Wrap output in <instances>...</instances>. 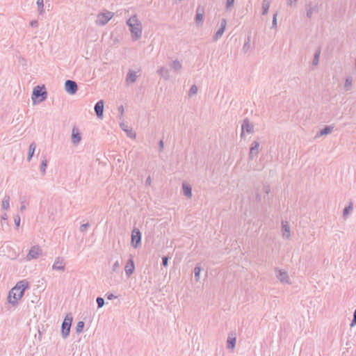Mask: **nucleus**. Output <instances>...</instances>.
<instances>
[{"instance_id": "nucleus-11", "label": "nucleus", "mask_w": 356, "mask_h": 356, "mask_svg": "<svg viewBox=\"0 0 356 356\" xmlns=\"http://www.w3.org/2000/svg\"><path fill=\"white\" fill-rule=\"evenodd\" d=\"M253 131V125L250 122V121L248 119L244 120L241 125V137L243 138L244 136L245 133L252 134Z\"/></svg>"}, {"instance_id": "nucleus-8", "label": "nucleus", "mask_w": 356, "mask_h": 356, "mask_svg": "<svg viewBox=\"0 0 356 356\" xmlns=\"http://www.w3.org/2000/svg\"><path fill=\"white\" fill-rule=\"evenodd\" d=\"M204 7L203 6L199 5L196 9V14L195 17V23L197 27H200L202 25L204 21Z\"/></svg>"}, {"instance_id": "nucleus-14", "label": "nucleus", "mask_w": 356, "mask_h": 356, "mask_svg": "<svg viewBox=\"0 0 356 356\" xmlns=\"http://www.w3.org/2000/svg\"><path fill=\"white\" fill-rule=\"evenodd\" d=\"M141 233L138 229H134L131 234V243L134 248H137L140 243Z\"/></svg>"}, {"instance_id": "nucleus-22", "label": "nucleus", "mask_w": 356, "mask_h": 356, "mask_svg": "<svg viewBox=\"0 0 356 356\" xmlns=\"http://www.w3.org/2000/svg\"><path fill=\"white\" fill-rule=\"evenodd\" d=\"M120 128L127 133V135L130 138H135L136 136V134L134 131H132L131 129L129 127L127 124H126L124 122H121L120 124Z\"/></svg>"}, {"instance_id": "nucleus-34", "label": "nucleus", "mask_w": 356, "mask_h": 356, "mask_svg": "<svg viewBox=\"0 0 356 356\" xmlns=\"http://www.w3.org/2000/svg\"><path fill=\"white\" fill-rule=\"evenodd\" d=\"M197 92V87L195 85H193L189 90L188 95L189 97H192L193 95H196Z\"/></svg>"}, {"instance_id": "nucleus-25", "label": "nucleus", "mask_w": 356, "mask_h": 356, "mask_svg": "<svg viewBox=\"0 0 356 356\" xmlns=\"http://www.w3.org/2000/svg\"><path fill=\"white\" fill-rule=\"evenodd\" d=\"M271 3V0H263L261 4L262 15H266L269 10Z\"/></svg>"}, {"instance_id": "nucleus-40", "label": "nucleus", "mask_w": 356, "mask_h": 356, "mask_svg": "<svg viewBox=\"0 0 356 356\" xmlns=\"http://www.w3.org/2000/svg\"><path fill=\"white\" fill-rule=\"evenodd\" d=\"M47 165V161L45 159L42 161L41 165H40V170H41L42 175L45 174Z\"/></svg>"}, {"instance_id": "nucleus-26", "label": "nucleus", "mask_w": 356, "mask_h": 356, "mask_svg": "<svg viewBox=\"0 0 356 356\" xmlns=\"http://www.w3.org/2000/svg\"><path fill=\"white\" fill-rule=\"evenodd\" d=\"M1 207L5 211H8L10 209V196L6 195L1 202Z\"/></svg>"}, {"instance_id": "nucleus-29", "label": "nucleus", "mask_w": 356, "mask_h": 356, "mask_svg": "<svg viewBox=\"0 0 356 356\" xmlns=\"http://www.w3.org/2000/svg\"><path fill=\"white\" fill-rule=\"evenodd\" d=\"M35 148H36V145L35 144V143H32L30 144L29 147V154H28V161H31V159H32V157L34 154Z\"/></svg>"}, {"instance_id": "nucleus-32", "label": "nucleus", "mask_w": 356, "mask_h": 356, "mask_svg": "<svg viewBox=\"0 0 356 356\" xmlns=\"http://www.w3.org/2000/svg\"><path fill=\"white\" fill-rule=\"evenodd\" d=\"M201 268L199 266H196L194 268V275L196 281H199Z\"/></svg>"}, {"instance_id": "nucleus-17", "label": "nucleus", "mask_w": 356, "mask_h": 356, "mask_svg": "<svg viewBox=\"0 0 356 356\" xmlns=\"http://www.w3.org/2000/svg\"><path fill=\"white\" fill-rule=\"evenodd\" d=\"M282 237L285 239H289L291 237L290 227L287 221L282 222Z\"/></svg>"}, {"instance_id": "nucleus-42", "label": "nucleus", "mask_w": 356, "mask_h": 356, "mask_svg": "<svg viewBox=\"0 0 356 356\" xmlns=\"http://www.w3.org/2000/svg\"><path fill=\"white\" fill-rule=\"evenodd\" d=\"M277 13H275L273 15V21H272V26H271L272 29H276L277 28Z\"/></svg>"}, {"instance_id": "nucleus-20", "label": "nucleus", "mask_w": 356, "mask_h": 356, "mask_svg": "<svg viewBox=\"0 0 356 356\" xmlns=\"http://www.w3.org/2000/svg\"><path fill=\"white\" fill-rule=\"evenodd\" d=\"M137 72L135 71H133L131 70H129L127 72V77H126V83L127 85L134 83L136 82L137 78H138Z\"/></svg>"}, {"instance_id": "nucleus-52", "label": "nucleus", "mask_w": 356, "mask_h": 356, "mask_svg": "<svg viewBox=\"0 0 356 356\" xmlns=\"http://www.w3.org/2000/svg\"><path fill=\"white\" fill-rule=\"evenodd\" d=\"M356 325V317L353 316V318L350 323V327H354Z\"/></svg>"}, {"instance_id": "nucleus-48", "label": "nucleus", "mask_w": 356, "mask_h": 356, "mask_svg": "<svg viewBox=\"0 0 356 356\" xmlns=\"http://www.w3.org/2000/svg\"><path fill=\"white\" fill-rule=\"evenodd\" d=\"M25 209H26L25 201H22L21 206H20V211H23Z\"/></svg>"}, {"instance_id": "nucleus-13", "label": "nucleus", "mask_w": 356, "mask_h": 356, "mask_svg": "<svg viewBox=\"0 0 356 356\" xmlns=\"http://www.w3.org/2000/svg\"><path fill=\"white\" fill-rule=\"evenodd\" d=\"M226 26H227V20L225 19H222L220 21V27L215 33V34L213 37V41H217L222 37V35H223V33L226 29Z\"/></svg>"}, {"instance_id": "nucleus-5", "label": "nucleus", "mask_w": 356, "mask_h": 356, "mask_svg": "<svg viewBox=\"0 0 356 356\" xmlns=\"http://www.w3.org/2000/svg\"><path fill=\"white\" fill-rule=\"evenodd\" d=\"M307 17L311 19L314 14L320 10V6L318 3L309 1L305 6Z\"/></svg>"}, {"instance_id": "nucleus-9", "label": "nucleus", "mask_w": 356, "mask_h": 356, "mask_svg": "<svg viewBox=\"0 0 356 356\" xmlns=\"http://www.w3.org/2000/svg\"><path fill=\"white\" fill-rule=\"evenodd\" d=\"M81 134L79 129V128L76 126H74L72 129V135H71V142L72 143L76 146L79 145L81 140Z\"/></svg>"}, {"instance_id": "nucleus-44", "label": "nucleus", "mask_w": 356, "mask_h": 356, "mask_svg": "<svg viewBox=\"0 0 356 356\" xmlns=\"http://www.w3.org/2000/svg\"><path fill=\"white\" fill-rule=\"evenodd\" d=\"M118 112L120 113V120L122 119L123 113H124V107L123 106H120L118 108Z\"/></svg>"}, {"instance_id": "nucleus-30", "label": "nucleus", "mask_w": 356, "mask_h": 356, "mask_svg": "<svg viewBox=\"0 0 356 356\" xmlns=\"http://www.w3.org/2000/svg\"><path fill=\"white\" fill-rule=\"evenodd\" d=\"M353 211V203L350 202L348 207H346L343 211V217L346 219L350 212Z\"/></svg>"}, {"instance_id": "nucleus-18", "label": "nucleus", "mask_w": 356, "mask_h": 356, "mask_svg": "<svg viewBox=\"0 0 356 356\" xmlns=\"http://www.w3.org/2000/svg\"><path fill=\"white\" fill-rule=\"evenodd\" d=\"M236 341V335L235 332H231L228 335L227 341V347L228 349L233 350L235 348Z\"/></svg>"}, {"instance_id": "nucleus-50", "label": "nucleus", "mask_w": 356, "mask_h": 356, "mask_svg": "<svg viewBox=\"0 0 356 356\" xmlns=\"http://www.w3.org/2000/svg\"><path fill=\"white\" fill-rule=\"evenodd\" d=\"M38 24V21L37 20H32L31 22H30V25L32 26V27H35V26H37Z\"/></svg>"}, {"instance_id": "nucleus-38", "label": "nucleus", "mask_w": 356, "mask_h": 356, "mask_svg": "<svg viewBox=\"0 0 356 356\" xmlns=\"http://www.w3.org/2000/svg\"><path fill=\"white\" fill-rule=\"evenodd\" d=\"M120 266V259H117L114 261V263H113V266H112V271H113V272H115V271H117V270L119 268Z\"/></svg>"}, {"instance_id": "nucleus-51", "label": "nucleus", "mask_w": 356, "mask_h": 356, "mask_svg": "<svg viewBox=\"0 0 356 356\" xmlns=\"http://www.w3.org/2000/svg\"><path fill=\"white\" fill-rule=\"evenodd\" d=\"M151 182H152V181H151V177L149 176V177L146 179V180H145V184H146L147 186H149V185L151 184Z\"/></svg>"}, {"instance_id": "nucleus-2", "label": "nucleus", "mask_w": 356, "mask_h": 356, "mask_svg": "<svg viewBox=\"0 0 356 356\" xmlns=\"http://www.w3.org/2000/svg\"><path fill=\"white\" fill-rule=\"evenodd\" d=\"M127 25L131 32L134 41L139 40L142 36V24L136 15H133L127 20Z\"/></svg>"}, {"instance_id": "nucleus-41", "label": "nucleus", "mask_w": 356, "mask_h": 356, "mask_svg": "<svg viewBox=\"0 0 356 356\" xmlns=\"http://www.w3.org/2000/svg\"><path fill=\"white\" fill-rule=\"evenodd\" d=\"M98 308H102L104 305V300L103 298L98 297L96 300Z\"/></svg>"}, {"instance_id": "nucleus-15", "label": "nucleus", "mask_w": 356, "mask_h": 356, "mask_svg": "<svg viewBox=\"0 0 356 356\" xmlns=\"http://www.w3.org/2000/svg\"><path fill=\"white\" fill-rule=\"evenodd\" d=\"M277 277L282 284H290V279L286 271L282 270H277Z\"/></svg>"}, {"instance_id": "nucleus-31", "label": "nucleus", "mask_w": 356, "mask_h": 356, "mask_svg": "<svg viewBox=\"0 0 356 356\" xmlns=\"http://www.w3.org/2000/svg\"><path fill=\"white\" fill-rule=\"evenodd\" d=\"M352 78L351 77H347L344 83V88L346 91H348L350 90L352 87Z\"/></svg>"}, {"instance_id": "nucleus-23", "label": "nucleus", "mask_w": 356, "mask_h": 356, "mask_svg": "<svg viewBox=\"0 0 356 356\" xmlns=\"http://www.w3.org/2000/svg\"><path fill=\"white\" fill-rule=\"evenodd\" d=\"M157 73L166 81L170 79V71L164 67H159L157 70Z\"/></svg>"}, {"instance_id": "nucleus-35", "label": "nucleus", "mask_w": 356, "mask_h": 356, "mask_svg": "<svg viewBox=\"0 0 356 356\" xmlns=\"http://www.w3.org/2000/svg\"><path fill=\"white\" fill-rule=\"evenodd\" d=\"M235 0H227L225 4V8L227 10H230L234 6Z\"/></svg>"}, {"instance_id": "nucleus-21", "label": "nucleus", "mask_w": 356, "mask_h": 356, "mask_svg": "<svg viewBox=\"0 0 356 356\" xmlns=\"http://www.w3.org/2000/svg\"><path fill=\"white\" fill-rule=\"evenodd\" d=\"M134 269H135L134 262L133 259L131 258L129 259V261H127V263L124 267V270H125V273H126L127 276L129 277L134 273Z\"/></svg>"}, {"instance_id": "nucleus-24", "label": "nucleus", "mask_w": 356, "mask_h": 356, "mask_svg": "<svg viewBox=\"0 0 356 356\" xmlns=\"http://www.w3.org/2000/svg\"><path fill=\"white\" fill-rule=\"evenodd\" d=\"M170 67H171L172 70L174 71V72L176 74H179L182 70L181 63L177 59L174 60L172 62Z\"/></svg>"}, {"instance_id": "nucleus-43", "label": "nucleus", "mask_w": 356, "mask_h": 356, "mask_svg": "<svg viewBox=\"0 0 356 356\" xmlns=\"http://www.w3.org/2000/svg\"><path fill=\"white\" fill-rule=\"evenodd\" d=\"M89 227L90 224L88 222L82 224L80 227V232H85Z\"/></svg>"}, {"instance_id": "nucleus-7", "label": "nucleus", "mask_w": 356, "mask_h": 356, "mask_svg": "<svg viewBox=\"0 0 356 356\" xmlns=\"http://www.w3.org/2000/svg\"><path fill=\"white\" fill-rule=\"evenodd\" d=\"M113 16L111 12L107 11L106 13H99L96 19V23L98 25H105Z\"/></svg>"}, {"instance_id": "nucleus-47", "label": "nucleus", "mask_w": 356, "mask_h": 356, "mask_svg": "<svg viewBox=\"0 0 356 356\" xmlns=\"http://www.w3.org/2000/svg\"><path fill=\"white\" fill-rule=\"evenodd\" d=\"M106 297L108 300H113L117 298V296H114L113 293H107Z\"/></svg>"}, {"instance_id": "nucleus-45", "label": "nucleus", "mask_w": 356, "mask_h": 356, "mask_svg": "<svg viewBox=\"0 0 356 356\" xmlns=\"http://www.w3.org/2000/svg\"><path fill=\"white\" fill-rule=\"evenodd\" d=\"M168 258L167 257H163L162 258V265L163 266H168Z\"/></svg>"}, {"instance_id": "nucleus-49", "label": "nucleus", "mask_w": 356, "mask_h": 356, "mask_svg": "<svg viewBox=\"0 0 356 356\" xmlns=\"http://www.w3.org/2000/svg\"><path fill=\"white\" fill-rule=\"evenodd\" d=\"M250 47V40L248 39V42H245L243 45V49H248Z\"/></svg>"}, {"instance_id": "nucleus-1", "label": "nucleus", "mask_w": 356, "mask_h": 356, "mask_svg": "<svg viewBox=\"0 0 356 356\" xmlns=\"http://www.w3.org/2000/svg\"><path fill=\"white\" fill-rule=\"evenodd\" d=\"M29 286V283L26 280H22L9 291L8 300L13 306L17 305L18 301L22 298L25 289Z\"/></svg>"}, {"instance_id": "nucleus-16", "label": "nucleus", "mask_w": 356, "mask_h": 356, "mask_svg": "<svg viewBox=\"0 0 356 356\" xmlns=\"http://www.w3.org/2000/svg\"><path fill=\"white\" fill-rule=\"evenodd\" d=\"M259 143L257 141H254L251 144L250 153H249V158L250 159H253L254 157H257L259 154Z\"/></svg>"}, {"instance_id": "nucleus-27", "label": "nucleus", "mask_w": 356, "mask_h": 356, "mask_svg": "<svg viewBox=\"0 0 356 356\" xmlns=\"http://www.w3.org/2000/svg\"><path fill=\"white\" fill-rule=\"evenodd\" d=\"M333 130V127L330 126L325 127L323 129H321L316 136V138L322 136L323 135H327L332 133Z\"/></svg>"}, {"instance_id": "nucleus-53", "label": "nucleus", "mask_w": 356, "mask_h": 356, "mask_svg": "<svg viewBox=\"0 0 356 356\" xmlns=\"http://www.w3.org/2000/svg\"><path fill=\"white\" fill-rule=\"evenodd\" d=\"M1 218L2 220H6L8 219V215L5 213L1 215Z\"/></svg>"}, {"instance_id": "nucleus-3", "label": "nucleus", "mask_w": 356, "mask_h": 356, "mask_svg": "<svg viewBox=\"0 0 356 356\" xmlns=\"http://www.w3.org/2000/svg\"><path fill=\"white\" fill-rule=\"evenodd\" d=\"M47 97V92L44 86H37L33 90L31 99L33 104L44 101Z\"/></svg>"}, {"instance_id": "nucleus-19", "label": "nucleus", "mask_w": 356, "mask_h": 356, "mask_svg": "<svg viewBox=\"0 0 356 356\" xmlns=\"http://www.w3.org/2000/svg\"><path fill=\"white\" fill-rule=\"evenodd\" d=\"M104 105V103L103 100H99L95 105V111L98 118H103Z\"/></svg>"}, {"instance_id": "nucleus-46", "label": "nucleus", "mask_w": 356, "mask_h": 356, "mask_svg": "<svg viewBox=\"0 0 356 356\" xmlns=\"http://www.w3.org/2000/svg\"><path fill=\"white\" fill-rule=\"evenodd\" d=\"M298 0H288L287 4L290 6H292L293 5H295L296 3Z\"/></svg>"}, {"instance_id": "nucleus-54", "label": "nucleus", "mask_w": 356, "mask_h": 356, "mask_svg": "<svg viewBox=\"0 0 356 356\" xmlns=\"http://www.w3.org/2000/svg\"><path fill=\"white\" fill-rule=\"evenodd\" d=\"M159 145L160 151H162L163 149V140H160L159 141Z\"/></svg>"}, {"instance_id": "nucleus-39", "label": "nucleus", "mask_w": 356, "mask_h": 356, "mask_svg": "<svg viewBox=\"0 0 356 356\" xmlns=\"http://www.w3.org/2000/svg\"><path fill=\"white\" fill-rule=\"evenodd\" d=\"M20 221H21V218H20L19 215H18V214L15 215L14 216V222H15L16 229H18L19 227L20 226Z\"/></svg>"}, {"instance_id": "nucleus-56", "label": "nucleus", "mask_w": 356, "mask_h": 356, "mask_svg": "<svg viewBox=\"0 0 356 356\" xmlns=\"http://www.w3.org/2000/svg\"><path fill=\"white\" fill-rule=\"evenodd\" d=\"M353 316L356 317V309L354 311Z\"/></svg>"}, {"instance_id": "nucleus-55", "label": "nucleus", "mask_w": 356, "mask_h": 356, "mask_svg": "<svg viewBox=\"0 0 356 356\" xmlns=\"http://www.w3.org/2000/svg\"><path fill=\"white\" fill-rule=\"evenodd\" d=\"M264 191H265V193H266V194H268V193H269V192H270V187H269V186H265V187H264Z\"/></svg>"}, {"instance_id": "nucleus-4", "label": "nucleus", "mask_w": 356, "mask_h": 356, "mask_svg": "<svg viewBox=\"0 0 356 356\" xmlns=\"http://www.w3.org/2000/svg\"><path fill=\"white\" fill-rule=\"evenodd\" d=\"M72 322V316L67 314L65 317L61 326V335L63 338L66 339L70 332L71 325Z\"/></svg>"}, {"instance_id": "nucleus-6", "label": "nucleus", "mask_w": 356, "mask_h": 356, "mask_svg": "<svg viewBox=\"0 0 356 356\" xmlns=\"http://www.w3.org/2000/svg\"><path fill=\"white\" fill-rule=\"evenodd\" d=\"M42 254V250L38 245H33L29 250L28 254L26 255V260L31 261L38 258Z\"/></svg>"}, {"instance_id": "nucleus-37", "label": "nucleus", "mask_w": 356, "mask_h": 356, "mask_svg": "<svg viewBox=\"0 0 356 356\" xmlns=\"http://www.w3.org/2000/svg\"><path fill=\"white\" fill-rule=\"evenodd\" d=\"M319 56H320V51H318L315 53L314 59L312 61V64L314 65H317L319 61Z\"/></svg>"}, {"instance_id": "nucleus-10", "label": "nucleus", "mask_w": 356, "mask_h": 356, "mask_svg": "<svg viewBox=\"0 0 356 356\" xmlns=\"http://www.w3.org/2000/svg\"><path fill=\"white\" fill-rule=\"evenodd\" d=\"M52 270L65 271V259L61 257H57L52 265Z\"/></svg>"}, {"instance_id": "nucleus-36", "label": "nucleus", "mask_w": 356, "mask_h": 356, "mask_svg": "<svg viewBox=\"0 0 356 356\" xmlns=\"http://www.w3.org/2000/svg\"><path fill=\"white\" fill-rule=\"evenodd\" d=\"M37 5L38 6L39 13L40 15L43 13V8H44V1L43 0H38L37 1Z\"/></svg>"}, {"instance_id": "nucleus-12", "label": "nucleus", "mask_w": 356, "mask_h": 356, "mask_svg": "<svg viewBox=\"0 0 356 356\" xmlns=\"http://www.w3.org/2000/svg\"><path fill=\"white\" fill-rule=\"evenodd\" d=\"M65 89L69 94L74 95L78 90L77 84L74 81L67 80L65 83Z\"/></svg>"}, {"instance_id": "nucleus-28", "label": "nucleus", "mask_w": 356, "mask_h": 356, "mask_svg": "<svg viewBox=\"0 0 356 356\" xmlns=\"http://www.w3.org/2000/svg\"><path fill=\"white\" fill-rule=\"evenodd\" d=\"M182 189H183V192H184V194L185 196H186L187 197H191L192 188L189 185L184 183L182 184Z\"/></svg>"}, {"instance_id": "nucleus-33", "label": "nucleus", "mask_w": 356, "mask_h": 356, "mask_svg": "<svg viewBox=\"0 0 356 356\" xmlns=\"http://www.w3.org/2000/svg\"><path fill=\"white\" fill-rule=\"evenodd\" d=\"M84 327V323L83 321H79L76 326V332L81 333L83 331Z\"/></svg>"}]
</instances>
